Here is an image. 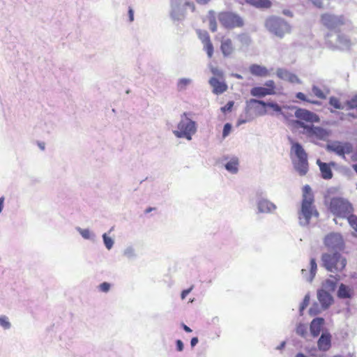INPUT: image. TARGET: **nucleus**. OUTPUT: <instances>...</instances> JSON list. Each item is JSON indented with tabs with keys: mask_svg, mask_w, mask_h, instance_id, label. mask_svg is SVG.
<instances>
[{
	"mask_svg": "<svg viewBox=\"0 0 357 357\" xmlns=\"http://www.w3.org/2000/svg\"><path fill=\"white\" fill-rule=\"evenodd\" d=\"M245 3L258 9L265 10L272 7L271 0H244Z\"/></svg>",
	"mask_w": 357,
	"mask_h": 357,
	"instance_id": "obj_18",
	"label": "nucleus"
},
{
	"mask_svg": "<svg viewBox=\"0 0 357 357\" xmlns=\"http://www.w3.org/2000/svg\"><path fill=\"white\" fill-rule=\"evenodd\" d=\"M234 102L233 101H229L227 103L226 105H225L224 107H221V111L223 112V113H225L226 112H229L231 110L233 106H234Z\"/></svg>",
	"mask_w": 357,
	"mask_h": 357,
	"instance_id": "obj_45",
	"label": "nucleus"
},
{
	"mask_svg": "<svg viewBox=\"0 0 357 357\" xmlns=\"http://www.w3.org/2000/svg\"><path fill=\"white\" fill-rule=\"evenodd\" d=\"M102 238L106 248L108 250L111 249L114 244L113 240L110 237L107 236L106 234H103Z\"/></svg>",
	"mask_w": 357,
	"mask_h": 357,
	"instance_id": "obj_37",
	"label": "nucleus"
},
{
	"mask_svg": "<svg viewBox=\"0 0 357 357\" xmlns=\"http://www.w3.org/2000/svg\"><path fill=\"white\" fill-rule=\"evenodd\" d=\"M192 287H190V288H189L188 289L183 290L181 292V299H183V300L185 299V297L187 296V295L192 291Z\"/></svg>",
	"mask_w": 357,
	"mask_h": 357,
	"instance_id": "obj_51",
	"label": "nucleus"
},
{
	"mask_svg": "<svg viewBox=\"0 0 357 357\" xmlns=\"http://www.w3.org/2000/svg\"><path fill=\"white\" fill-rule=\"evenodd\" d=\"M196 2L201 5L208 4L211 0H195Z\"/></svg>",
	"mask_w": 357,
	"mask_h": 357,
	"instance_id": "obj_54",
	"label": "nucleus"
},
{
	"mask_svg": "<svg viewBox=\"0 0 357 357\" xmlns=\"http://www.w3.org/2000/svg\"><path fill=\"white\" fill-rule=\"evenodd\" d=\"M324 245L328 252H342L345 248V242L342 235L337 232H331L325 236Z\"/></svg>",
	"mask_w": 357,
	"mask_h": 357,
	"instance_id": "obj_8",
	"label": "nucleus"
},
{
	"mask_svg": "<svg viewBox=\"0 0 357 357\" xmlns=\"http://www.w3.org/2000/svg\"><path fill=\"white\" fill-rule=\"evenodd\" d=\"M218 18L221 25L225 29H232L244 26L243 19L237 13L231 11H222L218 13Z\"/></svg>",
	"mask_w": 357,
	"mask_h": 357,
	"instance_id": "obj_7",
	"label": "nucleus"
},
{
	"mask_svg": "<svg viewBox=\"0 0 357 357\" xmlns=\"http://www.w3.org/2000/svg\"><path fill=\"white\" fill-rule=\"evenodd\" d=\"M259 211L261 213H271L275 210V205L267 199H261L257 204Z\"/></svg>",
	"mask_w": 357,
	"mask_h": 357,
	"instance_id": "obj_22",
	"label": "nucleus"
},
{
	"mask_svg": "<svg viewBox=\"0 0 357 357\" xmlns=\"http://www.w3.org/2000/svg\"><path fill=\"white\" fill-rule=\"evenodd\" d=\"M250 102L261 105L264 107V109H265L266 107H268L271 108L274 112H281V107L277 103L265 102L263 100H256V99H251ZM266 113H267V111L266 109H264V111L263 112H261V114L263 115Z\"/></svg>",
	"mask_w": 357,
	"mask_h": 357,
	"instance_id": "obj_23",
	"label": "nucleus"
},
{
	"mask_svg": "<svg viewBox=\"0 0 357 357\" xmlns=\"http://www.w3.org/2000/svg\"><path fill=\"white\" fill-rule=\"evenodd\" d=\"M183 118L178 124V130L174 131V134L177 137H185L188 140L192 139V135L197 130L195 121L186 116V113L183 114Z\"/></svg>",
	"mask_w": 357,
	"mask_h": 357,
	"instance_id": "obj_9",
	"label": "nucleus"
},
{
	"mask_svg": "<svg viewBox=\"0 0 357 357\" xmlns=\"http://www.w3.org/2000/svg\"><path fill=\"white\" fill-rule=\"evenodd\" d=\"M4 197H2L0 198V213L2 211L3 207Z\"/></svg>",
	"mask_w": 357,
	"mask_h": 357,
	"instance_id": "obj_56",
	"label": "nucleus"
},
{
	"mask_svg": "<svg viewBox=\"0 0 357 357\" xmlns=\"http://www.w3.org/2000/svg\"><path fill=\"white\" fill-rule=\"evenodd\" d=\"M319 312L318 304L315 303L309 310V314L312 316L316 315Z\"/></svg>",
	"mask_w": 357,
	"mask_h": 357,
	"instance_id": "obj_46",
	"label": "nucleus"
},
{
	"mask_svg": "<svg viewBox=\"0 0 357 357\" xmlns=\"http://www.w3.org/2000/svg\"><path fill=\"white\" fill-rule=\"evenodd\" d=\"M231 126L230 123H226L224 126L223 132H222V137L225 138L231 132Z\"/></svg>",
	"mask_w": 357,
	"mask_h": 357,
	"instance_id": "obj_44",
	"label": "nucleus"
},
{
	"mask_svg": "<svg viewBox=\"0 0 357 357\" xmlns=\"http://www.w3.org/2000/svg\"><path fill=\"white\" fill-rule=\"evenodd\" d=\"M207 18L211 31L212 32H215L218 29L215 12L213 10H209L207 15Z\"/></svg>",
	"mask_w": 357,
	"mask_h": 357,
	"instance_id": "obj_28",
	"label": "nucleus"
},
{
	"mask_svg": "<svg viewBox=\"0 0 357 357\" xmlns=\"http://www.w3.org/2000/svg\"><path fill=\"white\" fill-rule=\"evenodd\" d=\"M208 82L213 88V93L215 94H221L227 90L228 87L224 78L211 77Z\"/></svg>",
	"mask_w": 357,
	"mask_h": 357,
	"instance_id": "obj_15",
	"label": "nucleus"
},
{
	"mask_svg": "<svg viewBox=\"0 0 357 357\" xmlns=\"http://www.w3.org/2000/svg\"><path fill=\"white\" fill-rule=\"evenodd\" d=\"M293 166L300 176H305L309 169L307 154L302 145L291 140L289 153Z\"/></svg>",
	"mask_w": 357,
	"mask_h": 357,
	"instance_id": "obj_3",
	"label": "nucleus"
},
{
	"mask_svg": "<svg viewBox=\"0 0 357 357\" xmlns=\"http://www.w3.org/2000/svg\"><path fill=\"white\" fill-rule=\"evenodd\" d=\"M220 50L225 56H228L234 52L232 41L230 38L223 40L221 43Z\"/></svg>",
	"mask_w": 357,
	"mask_h": 357,
	"instance_id": "obj_25",
	"label": "nucleus"
},
{
	"mask_svg": "<svg viewBox=\"0 0 357 357\" xmlns=\"http://www.w3.org/2000/svg\"><path fill=\"white\" fill-rule=\"evenodd\" d=\"M296 357H307L303 354H298Z\"/></svg>",
	"mask_w": 357,
	"mask_h": 357,
	"instance_id": "obj_60",
	"label": "nucleus"
},
{
	"mask_svg": "<svg viewBox=\"0 0 357 357\" xmlns=\"http://www.w3.org/2000/svg\"><path fill=\"white\" fill-rule=\"evenodd\" d=\"M79 233L86 239H89L91 237V233L89 229H79Z\"/></svg>",
	"mask_w": 357,
	"mask_h": 357,
	"instance_id": "obj_47",
	"label": "nucleus"
},
{
	"mask_svg": "<svg viewBox=\"0 0 357 357\" xmlns=\"http://www.w3.org/2000/svg\"><path fill=\"white\" fill-rule=\"evenodd\" d=\"M328 150L335 153L337 155L345 158V154H349L352 152L353 146L350 143H342L335 142L328 145Z\"/></svg>",
	"mask_w": 357,
	"mask_h": 357,
	"instance_id": "obj_14",
	"label": "nucleus"
},
{
	"mask_svg": "<svg viewBox=\"0 0 357 357\" xmlns=\"http://www.w3.org/2000/svg\"><path fill=\"white\" fill-rule=\"evenodd\" d=\"M266 87L255 86L250 90V94L252 96L261 98L268 95H273L275 93V84L274 81L268 80L265 83Z\"/></svg>",
	"mask_w": 357,
	"mask_h": 357,
	"instance_id": "obj_13",
	"label": "nucleus"
},
{
	"mask_svg": "<svg viewBox=\"0 0 357 357\" xmlns=\"http://www.w3.org/2000/svg\"><path fill=\"white\" fill-rule=\"evenodd\" d=\"M339 279L331 275L329 278L326 279L322 284L324 290L327 291H334L336 289L337 284Z\"/></svg>",
	"mask_w": 357,
	"mask_h": 357,
	"instance_id": "obj_24",
	"label": "nucleus"
},
{
	"mask_svg": "<svg viewBox=\"0 0 357 357\" xmlns=\"http://www.w3.org/2000/svg\"><path fill=\"white\" fill-rule=\"evenodd\" d=\"M128 17L130 22L134 20V11L131 7L128 8Z\"/></svg>",
	"mask_w": 357,
	"mask_h": 357,
	"instance_id": "obj_52",
	"label": "nucleus"
},
{
	"mask_svg": "<svg viewBox=\"0 0 357 357\" xmlns=\"http://www.w3.org/2000/svg\"><path fill=\"white\" fill-rule=\"evenodd\" d=\"M317 346L320 351H326L331 347V335L328 333H322L317 342Z\"/></svg>",
	"mask_w": 357,
	"mask_h": 357,
	"instance_id": "obj_17",
	"label": "nucleus"
},
{
	"mask_svg": "<svg viewBox=\"0 0 357 357\" xmlns=\"http://www.w3.org/2000/svg\"><path fill=\"white\" fill-rule=\"evenodd\" d=\"M296 333L301 336H305L307 333V326L303 324H298L296 327Z\"/></svg>",
	"mask_w": 357,
	"mask_h": 357,
	"instance_id": "obj_38",
	"label": "nucleus"
},
{
	"mask_svg": "<svg viewBox=\"0 0 357 357\" xmlns=\"http://www.w3.org/2000/svg\"><path fill=\"white\" fill-rule=\"evenodd\" d=\"M310 273L314 277L316 274L317 269V265L315 259L312 258L310 259Z\"/></svg>",
	"mask_w": 357,
	"mask_h": 357,
	"instance_id": "obj_40",
	"label": "nucleus"
},
{
	"mask_svg": "<svg viewBox=\"0 0 357 357\" xmlns=\"http://www.w3.org/2000/svg\"><path fill=\"white\" fill-rule=\"evenodd\" d=\"M211 73L213 75L212 77L224 78L223 73L222 70L216 67H211L210 68Z\"/></svg>",
	"mask_w": 357,
	"mask_h": 357,
	"instance_id": "obj_36",
	"label": "nucleus"
},
{
	"mask_svg": "<svg viewBox=\"0 0 357 357\" xmlns=\"http://www.w3.org/2000/svg\"><path fill=\"white\" fill-rule=\"evenodd\" d=\"M0 325L5 329H8L10 327V324L6 316L0 317Z\"/></svg>",
	"mask_w": 357,
	"mask_h": 357,
	"instance_id": "obj_39",
	"label": "nucleus"
},
{
	"mask_svg": "<svg viewBox=\"0 0 357 357\" xmlns=\"http://www.w3.org/2000/svg\"><path fill=\"white\" fill-rule=\"evenodd\" d=\"M324 324V319L319 317L314 319L310 324V333L313 337H317L322 328Z\"/></svg>",
	"mask_w": 357,
	"mask_h": 357,
	"instance_id": "obj_20",
	"label": "nucleus"
},
{
	"mask_svg": "<svg viewBox=\"0 0 357 357\" xmlns=\"http://www.w3.org/2000/svg\"><path fill=\"white\" fill-rule=\"evenodd\" d=\"M352 167L354 169V170L356 172L357 174V164H354L352 165Z\"/></svg>",
	"mask_w": 357,
	"mask_h": 357,
	"instance_id": "obj_59",
	"label": "nucleus"
},
{
	"mask_svg": "<svg viewBox=\"0 0 357 357\" xmlns=\"http://www.w3.org/2000/svg\"><path fill=\"white\" fill-rule=\"evenodd\" d=\"M182 327L183 328V330L187 332V333H191L192 332V330L190 327H188V326H186L185 324H182Z\"/></svg>",
	"mask_w": 357,
	"mask_h": 357,
	"instance_id": "obj_55",
	"label": "nucleus"
},
{
	"mask_svg": "<svg viewBox=\"0 0 357 357\" xmlns=\"http://www.w3.org/2000/svg\"><path fill=\"white\" fill-rule=\"evenodd\" d=\"M346 105L347 106L348 109H357V94L351 98L349 100L347 101Z\"/></svg>",
	"mask_w": 357,
	"mask_h": 357,
	"instance_id": "obj_35",
	"label": "nucleus"
},
{
	"mask_svg": "<svg viewBox=\"0 0 357 357\" xmlns=\"http://www.w3.org/2000/svg\"><path fill=\"white\" fill-rule=\"evenodd\" d=\"M321 266L331 273L342 271L347 265V259L339 252H324L321 257Z\"/></svg>",
	"mask_w": 357,
	"mask_h": 357,
	"instance_id": "obj_4",
	"label": "nucleus"
},
{
	"mask_svg": "<svg viewBox=\"0 0 357 357\" xmlns=\"http://www.w3.org/2000/svg\"><path fill=\"white\" fill-rule=\"evenodd\" d=\"M309 301H310V296L308 295H306L305 297H304V299L300 306V312L301 314L303 313V311L304 310V309L309 304Z\"/></svg>",
	"mask_w": 357,
	"mask_h": 357,
	"instance_id": "obj_41",
	"label": "nucleus"
},
{
	"mask_svg": "<svg viewBox=\"0 0 357 357\" xmlns=\"http://www.w3.org/2000/svg\"><path fill=\"white\" fill-rule=\"evenodd\" d=\"M351 296V289L345 284H341L337 291V296L340 298H349Z\"/></svg>",
	"mask_w": 357,
	"mask_h": 357,
	"instance_id": "obj_27",
	"label": "nucleus"
},
{
	"mask_svg": "<svg viewBox=\"0 0 357 357\" xmlns=\"http://www.w3.org/2000/svg\"><path fill=\"white\" fill-rule=\"evenodd\" d=\"M298 124L299 128L303 129V133L310 138L323 140L328 136L326 130L321 127L314 126L312 124H305L301 121L298 122Z\"/></svg>",
	"mask_w": 357,
	"mask_h": 357,
	"instance_id": "obj_11",
	"label": "nucleus"
},
{
	"mask_svg": "<svg viewBox=\"0 0 357 357\" xmlns=\"http://www.w3.org/2000/svg\"><path fill=\"white\" fill-rule=\"evenodd\" d=\"M265 27L274 35L282 38L291 31V26L282 18L271 16L265 21Z\"/></svg>",
	"mask_w": 357,
	"mask_h": 357,
	"instance_id": "obj_6",
	"label": "nucleus"
},
{
	"mask_svg": "<svg viewBox=\"0 0 357 357\" xmlns=\"http://www.w3.org/2000/svg\"><path fill=\"white\" fill-rule=\"evenodd\" d=\"M153 210H155V208L149 207V208H146V209L145 210V213H149V212L152 211Z\"/></svg>",
	"mask_w": 357,
	"mask_h": 357,
	"instance_id": "obj_58",
	"label": "nucleus"
},
{
	"mask_svg": "<svg viewBox=\"0 0 357 357\" xmlns=\"http://www.w3.org/2000/svg\"><path fill=\"white\" fill-rule=\"evenodd\" d=\"M329 103L335 109H343L344 108V107L341 104L340 100L337 98H336V97H334V96L331 97L330 100H329Z\"/></svg>",
	"mask_w": 357,
	"mask_h": 357,
	"instance_id": "obj_33",
	"label": "nucleus"
},
{
	"mask_svg": "<svg viewBox=\"0 0 357 357\" xmlns=\"http://www.w3.org/2000/svg\"><path fill=\"white\" fill-rule=\"evenodd\" d=\"M328 210L335 216L347 218L354 212L352 204L342 197H333L328 204Z\"/></svg>",
	"mask_w": 357,
	"mask_h": 357,
	"instance_id": "obj_5",
	"label": "nucleus"
},
{
	"mask_svg": "<svg viewBox=\"0 0 357 357\" xmlns=\"http://www.w3.org/2000/svg\"><path fill=\"white\" fill-rule=\"evenodd\" d=\"M238 162L237 159H231L226 165L225 168L229 172L235 174L238 172Z\"/></svg>",
	"mask_w": 357,
	"mask_h": 357,
	"instance_id": "obj_29",
	"label": "nucleus"
},
{
	"mask_svg": "<svg viewBox=\"0 0 357 357\" xmlns=\"http://www.w3.org/2000/svg\"><path fill=\"white\" fill-rule=\"evenodd\" d=\"M295 116L297 120L294 121L295 126L298 128V122H303L305 124L310 123L312 125L314 123L319 122V117L315 113L307 110L305 109L298 108L295 112Z\"/></svg>",
	"mask_w": 357,
	"mask_h": 357,
	"instance_id": "obj_12",
	"label": "nucleus"
},
{
	"mask_svg": "<svg viewBox=\"0 0 357 357\" xmlns=\"http://www.w3.org/2000/svg\"><path fill=\"white\" fill-rule=\"evenodd\" d=\"M313 94L319 99L324 100L326 96L323 90L317 86H313L312 88Z\"/></svg>",
	"mask_w": 357,
	"mask_h": 357,
	"instance_id": "obj_30",
	"label": "nucleus"
},
{
	"mask_svg": "<svg viewBox=\"0 0 357 357\" xmlns=\"http://www.w3.org/2000/svg\"><path fill=\"white\" fill-rule=\"evenodd\" d=\"M197 34L199 40L202 43L208 42L211 40L210 36L208 33L205 30H199L197 31Z\"/></svg>",
	"mask_w": 357,
	"mask_h": 357,
	"instance_id": "obj_31",
	"label": "nucleus"
},
{
	"mask_svg": "<svg viewBox=\"0 0 357 357\" xmlns=\"http://www.w3.org/2000/svg\"><path fill=\"white\" fill-rule=\"evenodd\" d=\"M317 163L319 167L321 177L324 179H331L333 177V172L331 165L328 163L323 162L320 160H317Z\"/></svg>",
	"mask_w": 357,
	"mask_h": 357,
	"instance_id": "obj_21",
	"label": "nucleus"
},
{
	"mask_svg": "<svg viewBox=\"0 0 357 357\" xmlns=\"http://www.w3.org/2000/svg\"><path fill=\"white\" fill-rule=\"evenodd\" d=\"M318 299L324 308L328 307L333 302L332 296L324 289L318 291Z\"/></svg>",
	"mask_w": 357,
	"mask_h": 357,
	"instance_id": "obj_19",
	"label": "nucleus"
},
{
	"mask_svg": "<svg viewBox=\"0 0 357 357\" xmlns=\"http://www.w3.org/2000/svg\"><path fill=\"white\" fill-rule=\"evenodd\" d=\"M190 82V80L186 79H182L178 82V87L182 89H183L187 84H188Z\"/></svg>",
	"mask_w": 357,
	"mask_h": 357,
	"instance_id": "obj_48",
	"label": "nucleus"
},
{
	"mask_svg": "<svg viewBox=\"0 0 357 357\" xmlns=\"http://www.w3.org/2000/svg\"><path fill=\"white\" fill-rule=\"evenodd\" d=\"M277 75L280 79L289 82L291 84H301V82L298 77L287 70L279 69L277 71Z\"/></svg>",
	"mask_w": 357,
	"mask_h": 357,
	"instance_id": "obj_16",
	"label": "nucleus"
},
{
	"mask_svg": "<svg viewBox=\"0 0 357 357\" xmlns=\"http://www.w3.org/2000/svg\"><path fill=\"white\" fill-rule=\"evenodd\" d=\"M40 147L42 149H44V146H43V145H40Z\"/></svg>",
	"mask_w": 357,
	"mask_h": 357,
	"instance_id": "obj_63",
	"label": "nucleus"
},
{
	"mask_svg": "<svg viewBox=\"0 0 357 357\" xmlns=\"http://www.w3.org/2000/svg\"><path fill=\"white\" fill-rule=\"evenodd\" d=\"M110 287L111 285L109 283L105 282L99 285V289L102 292H107L109 291Z\"/></svg>",
	"mask_w": 357,
	"mask_h": 357,
	"instance_id": "obj_43",
	"label": "nucleus"
},
{
	"mask_svg": "<svg viewBox=\"0 0 357 357\" xmlns=\"http://www.w3.org/2000/svg\"><path fill=\"white\" fill-rule=\"evenodd\" d=\"M334 357H342V356H334Z\"/></svg>",
	"mask_w": 357,
	"mask_h": 357,
	"instance_id": "obj_64",
	"label": "nucleus"
},
{
	"mask_svg": "<svg viewBox=\"0 0 357 357\" xmlns=\"http://www.w3.org/2000/svg\"><path fill=\"white\" fill-rule=\"evenodd\" d=\"M312 3L319 8L324 7L321 0H311Z\"/></svg>",
	"mask_w": 357,
	"mask_h": 357,
	"instance_id": "obj_50",
	"label": "nucleus"
},
{
	"mask_svg": "<svg viewBox=\"0 0 357 357\" xmlns=\"http://www.w3.org/2000/svg\"><path fill=\"white\" fill-rule=\"evenodd\" d=\"M250 72L252 75L259 77H266L268 75V71L265 67L257 64L250 66Z\"/></svg>",
	"mask_w": 357,
	"mask_h": 357,
	"instance_id": "obj_26",
	"label": "nucleus"
},
{
	"mask_svg": "<svg viewBox=\"0 0 357 357\" xmlns=\"http://www.w3.org/2000/svg\"><path fill=\"white\" fill-rule=\"evenodd\" d=\"M284 14H285V15H289V11H284Z\"/></svg>",
	"mask_w": 357,
	"mask_h": 357,
	"instance_id": "obj_62",
	"label": "nucleus"
},
{
	"mask_svg": "<svg viewBox=\"0 0 357 357\" xmlns=\"http://www.w3.org/2000/svg\"><path fill=\"white\" fill-rule=\"evenodd\" d=\"M204 50L206 52V54L208 58H211L213 54V45L211 43V40L203 43Z\"/></svg>",
	"mask_w": 357,
	"mask_h": 357,
	"instance_id": "obj_34",
	"label": "nucleus"
},
{
	"mask_svg": "<svg viewBox=\"0 0 357 357\" xmlns=\"http://www.w3.org/2000/svg\"><path fill=\"white\" fill-rule=\"evenodd\" d=\"M348 116H351V117H353V118H357V115H354V114H352V113H349V114H348Z\"/></svg>",
	"mask_w": 357,
	"mask_h": 357,
	"instance_id": "obj_61",
	"label": "nucleus"
},
{
	"mask_svg": "<svg viewBox=\"0 0 357 357\" xmlns=\"http://www.w3.org/2000/svg\"><path fill=\"white\" fill-rule=\"evenodd\" d=\"M198 343V338L195 337L191 339L190 345L194 347Z\"/></svg>",
	"mask_w": 357,
	"mask_h": 357,
	"instance_id": "obj_53",
	"label": "nucleus"
},
{
	"mask_svg": "<svg viewBox=\"0 0 357 357\" xmlns=\"http://www.w3.org/2000/svg\"><path fill=\"white\" fill-rule=\"evenodd\" d=\"M351 160L353 161H357V147L356 151L351 155Z\"/></svg>",
	"mask_w": 357,
	"mask_h": 357,
	"instance_id": "obj_57",
	"label": "nucleus"
},
{
	"mask_svg": "<svg viewBox=\"0 0 357 357\" xmlns=\"http://www.w3.org/2000/svg\"><path fill=\"white\" fill-rule=\"evenodd\" d=\"M347 219L351 227L357 232V216L351 213Z\"/></svg>",
	"mask_w": 357,
	"mask_h": 357,
	"instance_id": "obj_32",
	"label": "nucleus"
},
{
	"mask_svg": "<svg viewBox=\"0 0 357 357\" xmlns=\"http://www.w3.org/2000/svg\"><path fill=\"white\" fill-rule=\"evenodd\" d=\"M314 202V198L312 189L308 185H306L303 188L301 207L298 211V220L301 225H307L312 217L317 218L319 216Z\"/></svg>",
	"mask_w": 357,
	"mask_h": 357,
	"instance_id": "obj_2",
	"label": "nucleus"
},
{
	"mask_svg": "<svg viewBox=\"0 0 357 357\" xmlns=\"http://www.w3.org/2000/svg\"><path fill=\"white\" fill-rule=\"evenodd\" d=\"M321 23L328 29L324 36V40L331 47L337 45L349 46L350 40L341 34L340 27L346 23L344 15H335L331 13H324L321 15Z\"/></svg>",
	"mask_w": 357,
	"mask_h": 357,
	"instance_id": "obj_1",
	"label": "nucleus"
},
{
	"mask_svg": "<svg viewBox=\"0 0 357 357\" xmlns=\"http://www.w3.org/2000/svg\"><path fill=\"white\" fill-rule=\"evenodd\" d=\"M176 349L178 351H182L183 349V344L181 340H178L176 342Z\"/></svg>",
	"mask_w": 357,
	"mask_h": 357,
	"instance_id": "obj_49",
	"label": "nucleus"
},
{
	"mask_svg": "<svg viewBox=\"0 0 357 357\" xmlns=\"http://www.w3.org/2000/svg\"><path fill=\"white\" fill-rule=\"evenodd\" d=\"M296 97L301 100H303V101H305V102H311V103H317V102H314V101H311L310 100H307V98H306V96L302 93V92H298L296 94Z\"/></svg>",
	"mask_w": 357,
	"mask_h": 357,
	"instance_id": "obj_42",
	"label": "nucleus"
},
{
	"mask_svg": "<svg viewBox=\"0 0 357 357\" xmlns=\"http://www.w3.org/2000/svg\"><path fill=\"white\" fill-rule=\"evenodd\" d=\"M171 17L174 20H180L184 17V8L188 7L192 12H195L196 7L192 1L189 0H170Z\"/></svg>",
	"mask_w": 357,
	"mask_h": 357,
	"instance_id": "obj_10",
	"label": "nucleus"
}]
</instances>
